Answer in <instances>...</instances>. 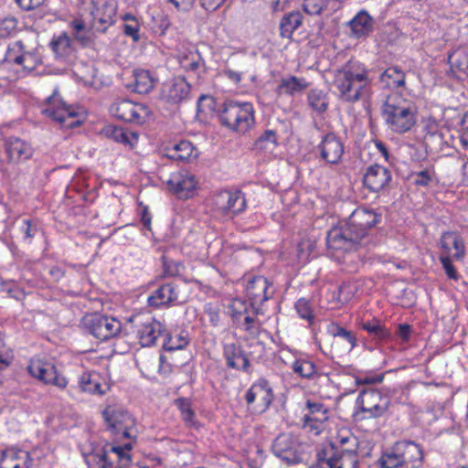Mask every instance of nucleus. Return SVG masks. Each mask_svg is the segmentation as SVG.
<instances>
[{
    "mask_svg": "<svg viewBox=\"0 0 468 468\" xmlns=\"http://www.w3.org/2000/svg\"><path fill=\"white\" fill-rule=\"evenodd\" d=\"M370 83L368 70L358 61H349L334 73L333 85L339 98L346 102H356L367 96Z\"/></svg>",
    "mask_w": 468,
    "mask_h": 468,
    "instance_id": "1",
    "label": "nucleus"
},
{
    "mask_svg": "<svg viewBox=\"0 0 468 468\" xmlns=\"http://www.w3.org/2000/svg\"><path fill=\"white\" fill-rule=\"evenodd\" d=\"M416 112L414 103L397 92L388 95L382 107L386 123L397 133H404L415 125Z\"/></svg>",
    "mask_w": 468,
    "mask_h": 468,
    "instance_id": "2",
    "label": "nucleus"
},
{
    "mask_svg": "<svg viewBox=\"0 0 468 468\" xmlns=\"http://www.w3.org/2000/svg\"><path fill=\"white\" fill-rule=\"evenodd\" d=\"M219 118L222 125L238 133L247 132L255 122L253 106L247 101H226Z\"/></svg>",
    "mask_w": 468,
    "mask_h": 468,
    "instance_id": "3",
    "label": "nucleus"
},
{
    "mask_svg": "<svg viewBox=\"0 0 468 468\" xmlns=\"http://www.w3.org/2000/svg\"><path fill=\"white\" fill-rule=\"evenodd\" d=\"M42 113L67 128L78 126L81 122L78 112L72 106L66 105L57 89L46 99Z\"/></svg>",
    "mask_w": 468,
    "mask_h": 468,
    "instance_id": "4",
    "label": "nucleus"
},
{
    "mask_svg": "<svg viewBox=\"0 0 468 468\" xmlns=\"http://www.w3.org/2000/svg\"><path fill=\"white\" fill-rule=\"evenodd\" d=\"M83 9L87 13L92 27L97 31H104L114 23L117 5L112 0H88L83 2Z\"/></svg>",
    "mask_w": 468,
    "mask_h": 468,
    "instance_id": "5",
    "label": "nucleus"
},
{
    "mask_svg": "<svg viewBox=\"0 0 468 468\" xmlns=\"http://www.w3.org/2000/svg\"><path fill=\"white\" fill-rule=\"evenodd\" d=\"M244 399L251 412L264 413L274 399L272 387L267 379L259 378L247 390Z\"/></svg>",
    "mask_w": 468,
    "mask_h": 468,
    "instance_id": "6",
    "label": "nucleus"
},
{
    "mask_svg": "<svg viewBox=\"0 0 468 468\" xmlns=\"http://www.w3.org/2000/svg\"><path fill=\"white\" fill-rule=\"evenodd\" d=\"M12 63L30 71L40 63V58L35 48L29 47L25 39H18L11 43L5 53L3 66Z\"/></svg>",
    "mask_w": 468,
    "mask_h": 468,
    "instance_id": "7",
    "label": "nucleus"
},
{
    "mask_svg": "<svg viewBox=\"0 0 468 468\" xmlns=\"http://www.w3.org/2000/svg\"><path fill=\"white\" fill-rule=\"evenodd\" d=\"M110 112L119 120L137 124L145 122L151 114L145 104L136 103L128 99L115 100L110 106Z\"/></svg>",
    "mask_w": 468,
    "mask_h": 468,
    "instance_id": "8",
    "label": "nucleus"
},
{
    "mask_svg": "<svg viewBox=\"0 0 468 468\" xmlns=\"http://www.w3.org/2000/svg\"><path fill=\"white\" fill-rule=\"evenodd\" d=\"M112 432L123 438H135V420L133 416L122 408L108 406L102 412Z\"/></svg>",
    "mask_w": 468,
    "mask_h": 468,
    "instance_id": "9",
    "label": "nucleus"
},
{
    "mask_svg": "<svg viewBox=\"0 0 468 468\" xmlns=\"http://www.w3.org/2000/svg\"><path fill=\"white\" fill-rule=\"evenodd\" d=\"M364 419L378 418L388 409L389 400L382 393L374 388H367L360 392L356 401Z\"/></svg>",
    "mask_w": 468,
    "mask_h": 468,
    "instance_id": "10",
    "label": "nucleus"
},
{
    "mask_svg": "<svg viewBox=\"0 0 468 468\" xmlns=\"http://www.w3.org/2000/svg\"><path fill=\"white\" fill-rule=\"evenodd\" d=\"M133 446L131 442L122 445L108 444L104 447L103 452L92 456L98 468H125L131 462L130 452Z\"/></svg>",
    "mask_w": 468,
    "mask_h": 468,
    "instance_id": "11",
    "label": "nucleus"
},
{
    "mask_svg": "<svg viewBox=\"0 0 468 468\" xmlns=\"http://www.w3.org/2000/svg\"><path fill=\"white\" fill-rule=\"evenodd\" d=\"M83 324L89 332L100 341H106L116 336L122 329L120 321L99 314L86 315Z\"/></svg>",
    "mask_w": 468,
    "mask_h": 468,
    "instance_id": "12",
    "label": "nucleus"
},
{
    "mask_svg": "<svg viewBox=\"0 0 468 468\" xmlns=\"http://www.w3.org/2000/svg\"><path fill=\"white\" fill-rule=\"evenodd\" d=\"M29 374L42 381L46 385H51L58 389H66L69 385L68 378L59 373L56 367L49 363L41 360H32L28 365Z\"/></svg>",
    "mask_w": 468,
    "mask_h": 468,
    "instance_id": "13",
    "label": "nucleus"
},
{
    "mask_svg": "<svg viewBox=\"0 0 468 468\" xmlns=\"http://www.w3.org/2000/svg\"><path fill=\"white\" fill-rule=\"evenodd\" d=\"M214 205L223 215L234 216L245 210L246 200L240 190L224 189L215 196Z\"/></svg>",
    "mask_w": 468,
    "mask_h": 468,
    "instance_id": "14",
    "label": "nucleus"
},
{
    "mask_svg": "<svg viewBox=\"0 0 468 468\" xmlns=\"http://www.w3.org/2000/svg\"><path fill=\"white\" fill-rule=\"evenodd\" d=\"M135 333L142 346H152L164 333L165 327L151 316L135 318Z\"/></svg>",
    "mask_w": 468,
    "mask_h": 468,
    "instance_id": "15",
    "label": "nucleus"
},
{
    "mask_svg": "<svg viewBox=\"0 0 468 468\" xmlns=\"http://www.w3.org/2000/svg\"><path fill=\"white\" fill-rule=\"evenodd\" d=\"M327 248L332 251H348L360 241L355 238L353 229L346 222L345 227L332 228L327 233Z\"/></svg>",
    "mask_w": 468,
    "mask_h": 468,
    "instance_id": "16",
    "label": "nucleus"
},
{
    "mask_svg": "<svg viewBox=\"0 0 468 468\" xmlns=\"http://www.w3.org/2000/svg\"><path fill=\"white\" fill-rule=\"evenodd\" d=\"M166 183L169 189L180 198L192 197L197 186L196 176L186 170H179L172 173Z\"/></svg>",
    "mask_w": 468,
    "mask_h": 468,
    "instance_id": "17",
    "label": "nucleus"
},
{
    "mask_svg": "<svg viewBox=\"0 0 468 468\" xmlns=\"http://www.w3.org/2000/svg\"><path fill=\"white\" fill-rule=\"evenodd\" d=\"M298 448L296 438L290 433H283L275 439L272 452L287 463H295L301 459Z\"/></svg>",
    "mask_w": 468,
    "mask_h": 468,
    "instance_id": "18",
    "label": "nucleus"
},
{
    "mask_svg": "<svg viewBox=\"0 0 468 468\" xmlns=\"http://www.w3.org/2000/svg\"><path fill=\"white\" fill-rule=\"evenodd\" d=\"M379 221V216L374 211L358 208L349 217L347 223L353 229L355 238L360 241L367 230Z\"/></svg>",
    "mask_w": 468,
    "mask_h": 468,
    "instance_id": "19",
    "label": "nucleus"
},
{
    "mask_svg": "<svg viewBox=\"0 0 468 468\" xmlns=\"http://www.w3.org/2000/svg\"><path fill=\"white\" fill-rule=\"evenodd\" d=\"M441 256H450L454 261H463L466 254L464 241L457 231H445L440 239Z\"/></svg>",
    "mask_w": 468,
    "mask_h": 468,
    "instance_id": "20",
    "label": "nucleus"
},
{
    "mask_svg": "<svg viewBox=\"0 0 468 468\" xmlns=\"http://www.w3.org/2000/svg\"><path fill=\"white\" fill-rule=\"evenodd\" d=\"M247 296L252 306H259L272 297L274 289L263 276H257L248 281Z\"/></svg>",
    "mask_w": 468,
    "mask_h": 468,
    "instance_id": "21",
    "label": "nucleus"
},
{
    "mask_svg": "<svg viewBox=\"0 0 468 468\" xmlns=\"http://www.w3.org/2000/svg\"><path fill=\"white\" fill-rule=\"evenodd\" d=\"M320 156L331 165L338 164L344 154L341 140L334 133H327L318 145Z\"/></svg>",
    "mask_w": 468,
    "mask_h": 468,
    "instance_id": "22",
    "label": "nucleus"
},
{
    "mask_svg": "<svg viewBox=\"0 0 468 468\" xmlns=\"http://www.w3.org/2000/svg\"><path fill=\"white\" fill-rule=\"evenodd\" d=\"M232 318L238 326L248 332L250 335H256L259 332V324L256 319L250 316L247 312L246 303L241 300H234L231 304Z\"/></svg>",
    "mask_w": 468,
    "mask_h": 468,
    "instance_id": "23",
    "label": "nucleus"
},
{
    "mask_svg": "<svg viewBox=\"0 0 468 468\" xmlns=\"http://www.w3.org/2000/svg\"><path fill=\"white\" fill-rule=\"evenodd\" d=\"M190 85L184 78H174L164 84L163 97L167 101L178 103L187 99Z\"/></svg>",
    "mask_w": 468,
    "mask_h": 468,
    "instance_id": "24",
    "label": "nucleus"
},
{
    "mask_svg": "<svg viewBox=\"0 0 468 468\" xmlns=\"http://www.w3.org/2000/svg\"><path fill=\"white\" fill-rule=\"evenodd\" d=\"M391 174L389 170L382 165H370L365 176V186L373 192H378L383 189L390 181Z\"/></svg>",
    "mask_w": 468,
    "mask_h": 468,
    "instance_id": "25",
    "label": "nucleus"
},
{
    "mask_svg": "<svg viewBox=\"0 0 468 468\" xmlns=\"http://www.w3.org/2000/svg\"><path fill=\"white\" fill-rule=\"evenodd\" d=\"M5 151L9 161L15 164L28 160L34 153L29 143L16 137H11L6 141Z\"/></svg>",
    "mask_w": 468,
    "mask_h": 468,
    "instance_id": "26",
    "label": "nucleus"
},
{
    "mask_svg": "<svg viewBox=\"0 0 468 468\" xmlns=\"http://www.w3.org/2000/svg\"><path fill=\"white\" fill-rule=\"evenodd\" d=\"M31 459L26 451L16 448L0 450V468H29Z\"/></svg>",
    "mask_w": 468,
    "mask_h": 468,
    "instance_id": "27",
    "label": "nucleus"
},
{
    "mask_svg": "<svg viewBox=\"0 0 468 468\" xmlns=\"http://www.w3.org/2000/svg\"><path fill=\"white\" fill-rule=\"evenodd\" d=\"M102 382L103 378L98 372H83L78 378V387L81 392L101 396L108 390V387Z\"/></svg>",
    "mask_w": 468,
    "mask_h": 468,
    "instance_id": "28",
    "label": "nucleus"
},
{
    "mask_svg": "<svg viewBox=\"0 0 468 468\" xmlns=\"http://www.w3.org/2000/svg\"><path fill=\"white\" fill-rule=\"evenodd\" d=\"M223 356L228 367L231 368L247 370L250 366L249 360L240 346L235 342L224 341Z\"/></svg>",
    "mask_w": 468,
    "mask_h": 468,
    "instance_id": "29",
    "label": "nucleus"
},
{
    "mask_svg": "<svg viewBox=\"0 0 468 468\" xmlns=\"http://www.w3.org/2000/svg\"><path fill=\"white\" fill-rule=\"evenodd\" d=\"M448 62L450 65V72L453 77L457 79L467 77L468 46H462L452 50L448 56Z\"/></svg>",
    "mask_w": 468,
    "mask_h": 468,
    "instance_id": "30",
    "label": "nucleus"
},
{
    "mask_svg": "<svg viewBox=\"0 0 468 468\" xmlns=\"http://www.w3.org/2000/svg\"><path fill=\"white\" fill-rule=\"evenodd\" d=\"M164 155L172 160L189 162L198 155V151L188 141L173 144L164 149Z\"/></svg>",
    "mask_w": 468,
    "mask_h": 468,
    "instance_id": "31",
    "label": "nucleus"
},
{
    "mask_svg": "<svg viewBox=\"0 0 468 468\" xmlns=\"http://www.w3.org/2000/svg\"><path fill=\"white\" fill-rule=\"evenodd\" d=\"M356 446V438L353 435L351 431L346 428H342L336 431L335 435L332 437L329 445L325 446L324 449H332V452H334L335 455H338L336 452L338 448H344L341 452H346V450L351 449L352 453H355Z\"/></svg>",
    "mask_w": 468,
    "mask_h": 468,
    "instance_id": "32",
    "label": "nucleus"
},
{
    "mask_svg": "<svg viewBox=\"0 0 468 468\" xmlns=\"http://www.w3.org/2000/svg\"><path fill=\"white\" fill-rule=\"evenodd\" d=\"M351 35L356 38L367 36L373 29L374 20L365 10H360L350 21Z\"/></svg>",
    "mask_w": 468,
    "mask_h": 468,
    "instance_id": "33",
    "label": "nucleus"
},
{
    "mask_svg": "<svg viewBox=\"0 0 468 468\" xmlns=\"http://www.w3.org/2000/svg\"><path fill=\"white\" fill-rule=\"evenodd\" d=\"M177 300L176 287L172 283L161 285L148 297V304L154 307L165 305Z\"/></svg>",
    "mask_w": 468,
    "mask_h": 468,
    "instance_id": "34",
    "label": "nucleus"
},
{
    "mask_svg": "<svg viewBox=\"0 0 468 468\" xmlns=\"http://www.w3.org/2000/svg\"><path fill=\"white\" fill-rule=\"evenodd\" d=\"M326 332L335 338L334 344L343 342L344 349L348 352L356 346L355 335L335 322H331L326 325Z\"/></svg>",
    "mask_w": 468,
    "mask_h": 468,
    "instance_id": "35",
    "label": "nucleus"
},
{
    "mask_svg": "<svg viewBox=\"0 0 468 468\" xmlns=\"http://www.w3.org/2000/svg\"><path fill=\"white\" fill-rule=\"evenodd\" d=\"M406 74L398 66L388 68L379 77L382 88L397 89L405 85Z\"/></svg>",
    "mask_w": 468,
    "mask_h": 468,
    "instance_id": "36",
    "label": "nucleus"
},
{
    "mask_svg": "<svg viewBox=\"0 0 468 468\" xmlns=\"http://www.w3.org/2000/svg\"><path fill=\"white\" fill-rule=\"evenodd\" d=\"M405 468H421L423 452L419 444L409 441L401 444Z\"/></svg>",
    "mask_w": 468,
    "mask_h": 468,
    "instance_id": "37",
    "label": "nucleus"
},
{
    "mask_svg": "<svg viewBox=\"0 0 468 468\" xmlns=\"http://www.w3.org/2000/svg\"><path fill=\"white\" fill-rule=\"evenodd\" d=\"M308 84L304 79L297 78L295 76H289L282 78L277 87V92L286 95L293 96L307 88Z\"/></svg>",
    "mask_w": 468,
    "mask_h": 468,
    "instance_id": "38",
    "label": "nucleus"
},
{
    "mask_svg": "<svg viewBox=\"0 0 468 468\" xmlns=\"http://www.w3.org/2000/svg\"><path fill=\"white\" fill-rule=\"evenodd\" d=\"M103 133L115 142L124 144L133 145L137 142L138 136L132 132L125 131L122 127L107 125L103 128Z\"/></svg>",
    "mask_w": 468,
    "mask_h": 468,
    "instance_id": "39",
    "label": "nucleus"
},
{
    "mask_svg": "<svg viewBox=\"0 0 468 468\" xmlns=\"http://www.w3.org/2000/svg\"><path fill=\"white\" fill-rule=\"evenodd\" d=\"M70 27L77 39H79L82 43H86L89 41L90 37L88 36V31L90 27H92V25L87 13L83 8L81 9L80 18L73 20L70 23Z\"/></svg>",
    "mask_w": 468,
    "mask_h": 468,
    "instance_id": "40",
    "label": "nucleus"
},
{
    "mask_svg": "<svg viewBox=\"0 0 468 468\" xmlns=\"http://www.w3.org/2000/svg\"><path fill=\"white\" fill-rule=\"evenodd\" d=\"M134 91L140 94L148 93L154 86V78L148 70L136 69L133 73Z\"/></svg>",
    "mask_w": 468,
    "mask_h": 468,
    "instance_id": "41",
    "label": "nucleus"
},
{
    "mask_svg": "<svg viewBox=\"0 0 468 468\" xmlns=\"http://www.w3.org/2000/svg\"><path fill=\"white\" fill-rule=\"evenodd\" d=\"M255 149L266 154H272L278 145L277 133L273 130H266L255 142Z\"/></svg>",
    "mask_w": 468,
    "mask_h": 468,
    "instance_id": "42",
    "label": "nucleus"
},
{
    "mask_svg": "<svg viewBox=\"0 0 468 468\" xmlns=\"http://www.w3.org/2000/svg\"><path fill=\"white\" fill-rule=\"evenodd\" d=\"M303 429L314 435H319L321 434L326 427V421L328 420V413L316 415V416H310V417H303Z\"/></svg>",
    "mask_w": 468,
    "mask_h": 468,
    "instance_id": "43",
    "label": "nucleus"
},
{
    "mask_svg": "<svg viewBox=\"0 0 468 468\" xmlns=\"http://www.w3.org/2000/svg\"><path fill=\"white\" fill-rule=\"evenodd\" d=\"M303 16L299 12H292L285 16L281 22V34L283 37H290L302 25Z\"/></svg>",
    "mask_w": 468,
    "mask_h": 468,
    "instance_id": "44",
    "label": "nucleus"
},
{
    "mask_svg": "<svg viewBox=\"0 0 468 468\" xmlns=\"http://www.w3.org/2000/svg\"><path fill=\"white\" fill-rule=\"evenodd\" d=\"M402 446H397L394 450L387 452L381 457L383 468H405Z\"/></svg>",
    "mask_w": 468,
    "mask_h": 468,
    "instance_id": "45",
    "label": "nucleus"
},
{
    "mask_svg": "<svg viewBox=\"0 0 468 468\" xmlns=\"http://www.w3.org/2000/svg\"><path fill=\"white\" fill-rule=\"evenodd\" d=\"M179 63L182 69L188 71H198L204 67L203 59L196 51H189L180 56Z\"/></svg>",
    "mask_w": 468,
    "mask_h": 468,
    "instance_id": "46",
    "label": "nucleus"
},
{
    "mask_svg": "<svg viewBox=\"0 0 468 468\" xmlns=\"http://www.w3.org/2000/svg\"><path fill=\"white\" fill-rule=\"evenodd\" d=\"M292 368L294 373L302 378H314L317 375V367L314 362L307 359H297L292 365Z\"/></svg>",
    "mask_w": 468,
    "mask_h": 468,
    "instance_id": "47",
    "label": "nucleus"
},
{
    "mask_svg": "<svg viewBox=\"0 0 468 468\" xmlns=\"http://www.w3.org/2000/svg\"><path fill=\"white\" fill-rule=\"evenodd\" d=\"M308 102L310 107L319 113L325 112L328 107V100L325 93L316 89L309 91Z\"/></svg>",
    "mask_w": 468,
    "mask_h": 468,
    "instance_id": "48",
    "label": "nucleus"
},
{
    "mask_svg": "<svg viewBox=\"0 0 468 468\" xmlns=\"http://www.w3.org/2000/svg\"><path fill=\"white\" fill-rule=\"evenodd\" d=\"M333 468H357L358 459L352 450H346V452H341L339 455H334Z\"/></svg>",
    "mask_w": 468,
    "mask_h": 468,
    "instance_id": "49",
    "label": "nucleus"
},
{
    "mask_svg": "<svg viewBox=\"0 0 468 468\" xmlns=\"http://www.w3.org/2000/svg\"><path fill=\"white\" fill-rule=\"evenodd\" d=\"M175 404L180 410L181 417L187 426H195V412L192 409L190 400L185 398H180L175 400Z\"/></svg>",
    "mask_w": 468,
    "mask_h": 468,
    "instance_id": "50",
    "label": "nucleus"
},
{
    "mask_svg": "<svg viewBox=\"0 0 468 468\" xmlns=\"http://www.w3.org/2000/svg\"><path fill=\"white\" fill-rule=\"evenodd\" d=\"M50 45L58 58H64L71 52L70 39L66 34H60L51 41Z\"/></svg>",
    "mask_w": 468,
    "mask_h": 468,
    "instance_id": "51",
    "label": "nucleus"
},
{
    "mask_svg": "<svg viewBox=\"0 0 468 468\" xmlns=\"http://www.w3.org/2000/svg\"><path fill=\"white\" fill-rule=\"evenodd\" d=\"M164 348L167 351H176L185 348L188 345V338L186 334L181 332L180 334L172 336L165 335Z\"/></svg>",
    "mask_w": 468,
    "mask_h": 468,
    "instance_id": "52",
    "label": "nucleus"
},
{
    "mask_svg": "<svg viewBox=\"0 0 468 468\" xmlns=\"http://www.w3.org/2000/svg\"><path fill=\"white\" fill-rule=\"evenodd\" d=\"M294 308L300 318L307 321L310 324L314 321V314L312 303L305 298H300L294 304Z\"/></svg>",
    "mask_w": 468,
    "mask_h": 468,
    "instance_id": "53",
    "label": "nucleus"
},
{
    "mask_svg": "<svg viewBox=\"0 0 468 468\" xmlns=\"http://www.w3.org/2000/svg\"><path fill=\"white\" fill-rule=\"evenodd\" d=\"M335 453L332 449H322L317 452L316 460L309 468H333V459Z\"/></svg>",
    "mask_w": 468,
    "mask_h": 468,
    "instance_id": "54",
    "label": "nucleus"
},
{
    "mask_svg": "<svg viewBox=\"0 0 468 468\" xmlns=\"http://www.w3.org/2000/svg\"><path fill=\"white\" fill-rule=\"evenodd\" d=\"M413 183L420 186H428L435 179L433 168H426L413 174Z\"/></svg>",
    "mask_w": 468,
    "mask_h": 468,
    "instance_id": "55",
    "label": "nucleus"
},
{
    "mask_svg": "<svg viewBox=\"0 0 468 468\" xmlns=\"http://www.w3.org/2000/svg\"><path fill=\"white\" fill-rule=\"evenodd\" d=\"M362 328L378 339H385L389 335L388 330L377 321L363 323Z\"/></svg>",
    "mask_w": 468,
    "mask_h": 468,
    "instance_id": "56",
    "label": "nucleus"
},
{
    "mask_svg": "<svg viewBox=\"0 0 468 468\" xmlns=\"http://www.w3.org/2000/svg\"><path fill=\"white\" fill-rule=\"evenodd\" d=\"M17 21L15 17H5L0 20V37H10L16 29Z\"/></svg>",
    "mask_w": 468,
    "mask_h": 468,
    "instance_id": "57",
    "label": "nucleus"
},
{
    "mask_svg": "<svg viewBox=\"0 0 468 468\" xmlns=\"http://www.w3.org/2000/svg\"><path fill=\"white\" fill-rule=\"evenodd\" d=\"M303 10L309 15H319L326 6L325 0H303Z\"/></svg>",
    "mask_w": 468,
    "mask_h": 468,
    "instance_id": "58",
    "label": "nucleus"
},
{
    "mask_svg": "<svg viewBox=\"0 0 468 468\" xmlns=\"http://www.w3.org/2000/svg\"><path fill=\"white\" fill-rule=\"evenodd\" d=\"M306 412L304 413L303 417H310V416H316L322 414L328 413V410L325 408V406L323 403L316 402V401H306Z\"/></svg>",
    "mask_w": 468,
    "mask_h": 468,
    "instance_id": "59",
    "label": "nucleus"
},
{
    "mask_svg": "<svg viewBox=\"0 0 468 468\" xmlns=\"http://www.w3.org/2000/svg\"><path fill=\"white\" fill-rule=\"evenodd\" d=\"M20 231L24 234V240L30 243L37 231V227L31 220L24 219L20 226Z\"/></svg>",
    "mask_w": 468,
    "mask_h": 468,
    "instance_id": "60",
    "label": "nucleus"
},
{
    "mask_svg": "<svg viewBox=\"0 0 468 468\" xmlns=\"http://www.w3.org/2000/svg\"><path fill=\"white\" fill-rule=\"evenodd\" d=\"M123 32L126 36L132 37L134 42L140 40V25L137 19H132L129 23H124Z\"/></svg>",
    "mask_w": 468,
    "mask_h": 468,
    "instance_id": "61",
    "label": "nucleus"
},
{
    "mask_svg": "<svg viewBox=\"0 0 468 468\" xmlns=\"http://www.w3.org/2000/svg\"><path fill=\"white\" fill-rule=\"evenodd\" d=\"M452 261H453V259L451 258L450 256H441V255L440 256V261H441L442 268L444 269L445 273L448 276V278L457 280L458 275H457V271H455V268L452 264Z\"/></svg>",
    "mask_w": 468,
    "mask_h": 468,
    "instance_id": "62",
    "label": "nucleus"
},
{
    "mask_svg": "<svg viewBox=\"0 0 468 468\" xmlns=\"http://www.w3.org/2000/svg\"><path fill=\"white\" fill-rule=\"evenodd\" d=\"M12 359V352L0 338V370L5 368Z\"/></svg>",
    "mask_w": 468,
    "mask_h": 468,
    "instance_id": "63",
    "label": "nucleus"
},
{
    "mask_svg": "<svg viewBox=\"0 0 468 468\" xmlns=\"http://www.w3.org/2000/svg\"><path fill=\"white\" fill-rule=\"evenodd\" d=\"M179 12H189L195 5L196 0H167Z\"/></svg>",
    "mask_w": 468,
    "mask_h": 468,
    "instance_id": "64",
    "label": "nucleus"
}]
</instances>
